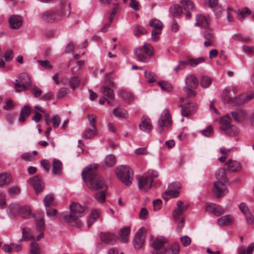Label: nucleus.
Listing matches in <instances>:
<instances>
[{"label":"nucleus","mask_w":254,"mask_h":254,"mask_svg":"<svg viewBox=\"0 0 254 254\" xmlns=\"http://www.w3.org/2000/svg\"><path fill=\"white\" fill-rule=\"evenodd\" d=\"M98 166L96 163L90 164L85 168L81 173L82 178L88 188L93 191L102 189L105 186L103 178L96 173V169Z\"/></svg>","instance_id":"1"},{"label":"nucleus","mask_w":254,"mask_h":254,"mask_svg":"<svg viewBox=\"0 0 254 254\" xmlns=\"http://www.w3.org/2000/svg\"><path fill=\"white\" fill-rule=\"evenodd\" d=\"M69 208L71 211L70 214L64 215V220L71 226H79L81 223L78 220V219L84 216L88 212L87 208L78 203H72Z\"/></svg>","instance_id":"2"},{"label":"nucleus","mask_w":254,"mask_h":254,"mask_svg":"<svg viewBox=\"0 0 254 254\" xmlns=\"http://www.w3.org/2000/svg\"><path fill=\"white\" fill-rule=\"evenodd\" d=\"M118 178L126 186H130L133 180V170L127 165H120L115 170Z\"/></svg>","instance_id":"3"},{"label":"nucleus","mask_w":254,"mask_h":254,"mask_svg":"<svg viewBox=\"0 0 254 254\" xmlns=\"http://www.w3.org/2000/svg\"><path fill=\"white\" fill-rule=\"evenodd\" d=\"M66 11L68 12L67 16H68L71 12L70 4L68 1H64L62 3L60 11H44L42 13L41 17L45 21H50L55 20L65 15Z\"/></svg>","instance_id":"4"},{"label":"nucleus","mask_w":254,"mask_h":254,"mask_svg":"<svg viewBox=\"0 0 254 254\" xmlns=\"http://www.w3.org/2000/svg\"><path fill=\"white\" fill-rule=\"evenodd\" d=\"M158 176V173L154 170H149L138 178V186L140 190L147 191L152 185L153 179Z\"/></svg>","instance_id":"5"},{"label":"nucleus","mask_w":254,"mask_h":254,"mask_svg":"<svg viewBox=\"0 0 254 254\" xmlns=\"http://www.w3.org/2000/svg\"><path fill=\"white\" fill-rule=\"evenodd\" d=\"M153 54V47L148 43H144L142 46L136 49L134 51L137 60L142 63H146Z\"/></svg>","instance_id":"6"},{"label":"nucleus","mask_w":254,"mask_h":254,"mask_svg":"<svg viewBox=\"0 0 254 254\" xmlns=\"http://www.w3.org/2000/svg\"><path fill=\"white\" fill-rule=\"evenodd\" d=\"M231 119L228 116L221 117L219 120L220 129L229 136H234L238 133L237 127L231 124Z\"/></svg>","instance_id":"7"},{"label":"nucleus","mask_w":254,"mask_h":254,"mask_svg":"<svg viewBox=\"0 0 254 254\" xmlns=\"http://www.w3.org/2000/svg\"><path fill=\"white\" fill-rule=\"evenodd\" d=\"M31 84V80L29 75L26 73H22L18 75V79L14 82V89L17 92L26 90Z\"/></svg>","instance_id":"8"},{"label":"nucleus","mask_w":254,"mask_h":254,"mask_svg":"<svg viewBox=\"0 0 254 254\" xmlns=\"http://www.w3.org/2000/svg\"><path fill=\"white\" fill-rule=\"evenodd\" d=\"M177 208L173 212V216L176 221L179 222L178 228L181 230L184 226V219L182 217V215L184 212L188 208V204L184 205L183 201L178 200L177 202Z\"/></svg>","instance_id":"9"},{"label":"nucleus","mask_w":254,"mask_h":254,"mask_svg":"<svg viewBox=\"0 0 254 254\" xmlns=\"http://www.w3.org/2000/svg\"><path fill=\"white\" fill-rule=\"evenodd\" d=\"M168 243L167 238L159 236L155 238L151 244L153 249L152 254H166L165 244Z\"/></svg>","instance_id":"10"},{"label":"nucleus","mask_w":254,"mask_h":254,"mask_svg":"<svg viewBox=\"0 0 254 254\" xmlns=\"http://www.w3.org/2000/svg\"><path fill=\"white\" fill-rule=\"evenodd\" d=\"M149 25L153 28L151 32V39L153 41H157L159 39V35L162 32L163 24L158 19H153L149 21Z\"/></svg>","instance_id":"11"},{"label":"nucleus","mask_w":254,"mask_h":254,"mask_svg":"<svg viewBox=\"0 0 254 254\" xmlns=\"http://www.w3.org/2000/svg\"><path fill=\"white\" fill-rule=\"evenodd\" d=\"M158 129L160 133L164 131V127H168L172 125V120L168 110H164L162 113L158 123Z\"/></svg>","instance_id":"12"},{"label":"nucleus","mask_w":254,"mask_h":254,"mask_svg":"<svg viewBox=\"0 0 254 254\" xmlns=\"http://www.w3.org/2000/svg\"><path fill=\"white\" fill-rule=\"evenodd\" d=\"M213 192L217 198H221L228 192V189L223 182L218 180L214 183Z\"/></svg>","instance_id":"13"},{"label":"nucleus","mask_w":254,"mask_h":254,"mask_svg":"<svg viewBox=\"0 0 254 254\" xmlns=\"http://www.w3.org/2000/svg\"><path fill=\"white\" fill-rule=\"evenodd\" d=\"M28 182L33 187L36 193L37 194L43 191L44 189V183L39 176H35L30 178L28 180Z\"/></svg>","instance_id":"14"},{"label":"nucleus","mask_w":254,"mask_h":254,"mask_svg":"<svg viewBox=\"0 0 254 254\" xmlns=\"http://www.w3.org/2000/svg\"><path fill=\"white\" fill-rule=\"evenodd\" d=\"M222 163H224L226 168L229 171L236 172L240 170L241 165L236 160H219Z\"/></svg>","instance_id":"15"},{"label":"nucleus","mask_w":254,"mask_h":254,"mask_svg":"<svg viewBox=\"0 0 254 254\" xmlns=\"http://www.w3.org/2000/svg\"><path fill=\"white\" fill-rule=\"evenodd\" d=\"M100 90L101 92L103 93L105 99L107 101L108 104L110 106H114V102L110 100L114 99V93L113 89L111 87L102 86Z\"/></svg>","instance_id":"16"},{"label":"nucleus","mask_w":254,"mask_h":254,"mask_svg":"<svg viewBox=\"0 0 254 254\" xmlns=\"http://www.w3.org/2000/svg\"><path fill=\"white\" fill-rule=\"evenodd\" d=\"M140 130L149 133L153 128L150 119L146 116L143 115L141 118V123L139 125Z\"/></svg>","instance_id":"17"},{"label":"nucleus","mask_w":254,"mask_h":254,"mask_svg":"<svg viewBox=\"0 0 254 254\" xmlns=\"http://www.w3.org/2000/svg\"><path fill=\"white\" fill-rule=\"evenodd\" d=\"M13 207L14 209L18 210L19 214L24 218L29 219L35 216L34 214L31 213V210L28 206H19L15 204Z\"/></svg>","instance_id":"18"},{"label":"nucleus","mask_w":254,"mask_h":254,"mask_svg":"<svg viewBox=\"0 0 254 254\" xmlns=\"http://www.w3.org/2000/svg\"><path fill=\"white\" fill-rule=\"evenodd\" d=\"M205 209L207 211L212 213L217 216L221 215L225 211L221 206L210 203L206 204Z\"/></svg>","instance_id":"19"},{"label":"nucleus","mask_w":254,"mask_h":254,"mask_svg":"<svg viewBox=\"0 0 254 254\" xmlns=\"http://www.w3.org/2000/svg\"><path fill=\"white\" fill-rule=\"evenodd\" d=\"M182 115L183 117H187L193 114L196 109V105L191 103H188L181 106Z\"/></svg>","instance_id":"20"},{"label":"nucleus","mask_w":254,"mask_h":254,"mask_svg":"<svg viewBox=\"0 0 254 254\" xmlns=\"http://www.w3.org/2000/svg\"><path fill=\"white\" fill-rule=\"evenodd\" d=\"M8 22L11 28L17 29L22 26L23 20L21 16L13 15L9 17Z\"/></svg>","instance_id":"21"},{"label":"nucleus","mask_w":254,"mask_h":254,"mask_svg":"<svg viewBox=\"0 0 254 254\" xmlns=\"http://www.w3.org/2000/svg\"><path fill=\"white\" fill-rule=\"evenodd\" d=\"M100 238L104 242L114 244L116 242L117 237L113 233L102 232L100 234Z\"/></svg>","instance_id":"22"},{"label":"nucleus","mask_w":254,"mask_h":254,"mask_svg":"<svg viewBox=\"0 0 254 254\" xmlns=\"http://www.w3.org/2000/svg\"><path fill=\"white\" fill-rule=\"evenodd\" d=\"M186 87L189 88H196L198 85V81L196 76L193 74H190L188 75L186 78Z\"/></svg>","instance_id":"23"},{"label":"nucleus","mask_w":254,"mask_h":254,"mask_svg":"<svg viewBox=\"0 0 254 254\" xmlns=\"http://www.w3.org/2000/svg\"><path fill=\"white\" fill-rule=\"evenodd\" d=\"M97 128L92 127H87L82 133V137L86 139H91L93 138L98 134Z\"/></svg>","instance_id":"24"},{"label":"nucleus","mask_w":254,"mask_h":254,"mask_svg":"<svg viewBox=\"0 0 254 254\" xmlns=\"http://www.w3.org/2000/svg\"><path fill=\"white\" fill-rule=\"evenodd\" d=\"M143 243L144 237L142 234V228H140L135 236L133 245L135 249H139L141 248Z\"/></svg>","instance_id":"25"},{"label":"nucleus","mask_w":254,"mask_h":254,"mask_svg":"<svg viewBox=\"0 0 254 254\" xmlns=\"http://www.w3.org/2000/svg\"><path fill=\"white\" fill-rule=\"evenodd\" d=\"M22 239L20 240V242H21L22 240L25 241L35 240V236L32 234L31 229L29 227L23 228L22 229Z\"/></svg>","instance_id":"26"},{"label":"nucleus","mask_w":254,"mask_h":254,"mask_svg":"<svg viewBox=\"0 0 254 254\" xmlns=\"http://www.w3.org/2000/svg\"><path fill=\"white\" fill-rule=\"evenodd\" d=\"M195 26H199L203 28H208L209 21L207 18L201 14L197 15L195 17Z\"/></svg>","instance_id":"27"},{"label":"nucleus","mask_w":254,"mask_h":254,"mask_svg":"<svg viewBox=\"0 0 254 254\" xmlns=\"http://www.w3.org/2000/svg\"><path fill=\"white\" fill-rule=\"evenodd\" d=\"M31 112V108L28 106H24L22 108L19 117L18 121L20 123L24 122L29 116Z\"/></svg>","instance_id":"28"},{"label":"nucleus","mask_w":254,"mask_h":254,"mask_svg":"<svg viewBox=\"0 0 254 254\" xmlns=\"http://www.w3.org/2000/svg\"><path fill=\"white\" fill-rule=\"evenodd\" d=\"M11 181L12 177L10 174L6 172L0 173V187L9 185Z\"/></svg>","instance_id":"29"},{"label":"nucleus","mask_w":254,"mask_h":254,"mask_svg":"<svg viewBox=\"0 0 254 254\" xmlns=\"http://www.w3.org/2000/svg\"><path fill=\"white\" fill-rule=\"evenodd\" d=\"M227 102L234 106L243 105V104H245L244 96L240 95L233 98L230 97L227 99Z\"/></svg>","instance_id":"30"},{"label":"nucleus","mask_w":254,"mask_h":254,"mask_svg":"<svg viewBox=\"0 0 254 254\" xmlns=\"http://www.w3.org/2000/svg\"><path fill=\"white\" fill-rule=\"evenodd\" d=\"M234 219L231 215H226L222 216L217 220V223L219 226L229 225L234 222Z\"/></svg>","instance_id":"31"},{"label":"nucleus","mask_w":254,"mask_h":254,"mask_svg":"<svg viewBox=\"0 0 254 254\" xmlns=\"http://www.w3.org/2000/svg\"><path fill=\"white\" fill-rule=\"evenodd\" d=\"M231 11L235 12L237 15L238 19L240 20H242L246 17L247 15H250L252 13L251 11L248 7H245L241 10L231 9Z\"/></svg>","instance_id":"32"},{"label":"nucleus","mask_w":254,"mask_h":254,"mask_svg":"<svg viewBox=\"0 0 254 254\" xmlns=\"http://www.w3.org/2000/svg\"><path fill=\"white\" fill-rule=\"evenodd\" d=\"M52 171L55 175H59L62 173V164L59 160H54Z\"/></svg>","instance_id":"33"},{"label":"nucleus","mask_w":254,"mask_h":254,"mask_svg":"<svg viewBox=\"0 0 254 254\" xmlns=\"http://www.w3.org/2000/svg\"><path fill=\"white\" fill-rule=\"evenodd\" d=\"M179 191L177 190H168L162 194V197L165 200L170 198L177 197L179 195Z\"/></svg>","instance_id":"34"},{"label":"nucleus","mask_w":254,"mask_h":254,"mask_svg":"<svg viewBox=\"0 0 254 254\" xmlns=\"http://www.w3.org/2000/svg\"><path fill=\"white\" fill-rule=\"evenodd\" d=\"M118 9V4H116L115 6L112 9V12L110 13V16L109 17V23L106 24L101 29V31L103 32H105L107 31V29L110 26V23L113 21V18L117 13V11Z\"/></svg>","instance_id":"35"},{"label":"nucleus","mask_w":254,"mask_h":254,"mask_svg":"<svg viewBox=\"0 0 254 254\" xmlns=\"http://www.w3.org/2000/svg\"><path fill=\"white\" fill-rule=\"evenodd\" d=\"M113 113L117 117L127 119L128 117V114L127 111L123 108H117L114 109Z\"/></svg>","instance_id":"36"},{"label":"nucleus","mask_w":254,"mask_h":254,"mask_svg":"<svg viewBox=\"0 0 254 254\" xmlns=\"http://www.w3.org/2000/svg\"><path fill=\"white\" fill-rule=\"evenodd\" d=\"M118 96L125 101H129L132 99V96L129 92L125 90H120L118 92Z\"/></svg>","instance_id":"37"},{"label":"nucleus","mask_w":254,"mask_h":254,"mask_svg":"<svg viewBox=\"0 0 254 254\" xmlns=\"http://www.w3.org/2000/svg\"><path fill=\"white\" fill-rule=\"evenodd\" d=\"M130 233V228L128 227H125L121 229L120 231V236L122 242H126L127 241L128 237Z\"/></svg>","instance_id":"38"},{"label":"nucleus","mask_w":254,"mask_h":254,"mask_svg":"<svg viewBox=\"0 0 254 254\" xmlns=\"http://www.w3.org/2000/svg\"><path fill=\"white\" fill-rule=\"evenodd\" d=\"M170 11L173 16H176L183 12V8L179 4H174L170 7Z\"/></svg>","instance_id":"39"},{"label":"nucleus","mask_w":254,"mask_h":254,"mask_svg":"<svg viewBox=\"0 0 254 254\" xmlns=\"http://www.w3.org/2000/svg\"><path fill=\"white\" fill-rule=\"evenodd\" d=\"M205 59L203 57H199L196 59H189L188 60V63H189V65L192 67H195L197 66L198 64L202 63L204 62Z\"/></svg>","instance_id":"40"},{"label":"nucleus","mask_w":254,"mask_h":254,"mask_svg":"<svg viewBox=\"0 0 254 254\" xmlns=\"http://www.w3.org/2000/svg\"><path fill=\"white\" fill-rule=\"evenodd\" d=\"M166 254H178L180 252V246L178 244H174L171 247L166 248Z\"/></svg>","instance_id":"41"},{"label":"nucleus","mask_w":254,"mask_h":254,"mask_svg":"<svg viewBox=\"0 0 254 254\" xmlns=\"http://www.w3.org/2000/svg\"><path fill=\"white\" fill-rule=\"evenodd\" d=\"M211 78L207 76H203L201 79L200 84L203 88H208L211 84Z\"/></svg>","instance_id":"42"},{"label":"nucleus","mask_w":254,"mask_h":254,"mask_svg":"<svg viewBox=\"0 0 254 254\" xmlns=\"http://www.w3.org/2000/svg\"><path fill=\"white\" fill-rule=\"evenodd\" d=\"M98 213L96 210H93L88 219L87 224L88 226L90 227L98 217Z\"/></svg>","instance_id":"43"},{"label":"nucleus","mask_w":254,"mask_h":254,"mask_svg":"<svg viewBox=\"0 0 254 254\" xmlns=\"http://www.w3.org/2000/svg\"><path fill=\"white\" fill-rule=\"evenodd\" d=\"M231 114L234 120L237 122H240V118H243L246 115V112L244 110H239L238 112H232Z\"/></svg>","instance_id":"44"},{"label":"nucleus","mask_w":254,"mask_h":254,"mask_svg":"<svg viewBox=\"0 0 254 254\" xmlns=\"http://www.w3.org/2000/svg\"><path fill=\"white\" fill-rule=\"evenodd\" d=\"M181 3L183 8L187 11L191 10L193 8V3L189 0H182Z\"/></svg>","instance_id":"45"},{"label":"nucleus","mask_w":254,"mask_h":254,"mask_svg":"<svg viewBox=\"0 0 254 254\" xmlns=\"http://www.w3.org/2000/svg\"><path fill=\"white\" fill-rule=\"evenodd\" d=\"M80 80L77 76H73L70 78L69 80V86L70 87L74 90L79 84Z\"/></svg>","instance_id":"46"},{"label":"nucleus","mask_w":254,"mask_h":254,"mask_svg":"<svg viewBox=\"0 0 254 254\" xmlns=\"http://www.w3.org/2000/svg\"><path fill=\"white\" fill-rule=\"evenodd\" d=\"M215 177L217 179L225 181L227 179L226 173L224 168L219 169L218 171L215 173Z\"/></svg>","instance_id":"47"},{"label":"nucleus","mask_w":254,"mask_h":254,"mask_svg":"<svg viewBox=\"0 0 254 254\" xmlns=\"http://www.w3.org/2000/svg\"><path fill=\"white\" fill-rule=\"evenodd\" d=\"M95 199L100 203H103L106 200L105 191H101L95 194Z\"/></svg>","instance_id":"48"},{"label":"nucleus","mask_w":254,"mask_h":254,"mask_svg":"<svg viewBox=\"0 0 254 254\" xmlns=\"http://www.w3.org/2000/svg\"><path fill=\"white\" fill-rule=\"evenodd\" d=\"M147 32L146 29L142 26L136 25L135 26L134 33L136 36H139L141 35L145 34Z\"/></svg>","instance_id":"49"},{"label":"nucleus","mask_w":254,"mask_h":254,"mask_svg":"<svg viewBox=\"0 0 254 254\" xmlns=\"http://www.w3.org/2000/svg\"><path fill=\"white\" fill-rule=\"evenodd\" d=\"M144 75L149 83L154 82L156 80V76L152 72L145 71Z\"/></svg>","instance_id":"50"},{"label":"nucleus","mask_w":254,"mask_h":254,"mask_svg":"<svg viewBox=\"0 0 254 254\" xmlns=\"http://www.w3.org/2000/svg\"><path fill=\"white\" fill-rule=\"evenodd\" d=\"M54 199V197L53 194H48L45 196L44 199V203L46 208H48L53 203Z\"/></svg>","instance_id":"51"},{"label":"nucleus","mask_w":254,"mask_h":254,"mask_svg":"<svg viewBox=\"0 0 254 254\" xmlns=\"http://www.w3.org/2000/svg\"><path fill=\"white\" fill-rule=\"evenodd\" d=\"M191 88L184 87L183 90L187 93V98H193L196 95V92L191 89Z\"/></svg>","instance_id":"52"},{"label":"nucleus","mask_w":254,"mask_h":254,"mask_svg":"<svg viewBox=\"0 0 254 254\" xmlns=\"http://www.w3.org/2000/svg\"><path fill=\"white\" fill-rule=\"evenodd\" d=\"M40 248L38 245L35 242H33L31 244L30 254H40Z\"/></svg>","instance_id":"53"},{"label":"nucleus","mask_w":254,"mask_h":254,"mask_svg":"<svg viewBox=\"0 0 254 254\" xmlns=\"http://www.w3.org/2000/svg\"><path fill=\"white\" fill-rule=\"evenodd\" d=\"M83 61H79L77 62L75 66L71 68V71L72 74H76L78 73L81 66L84 64Z\"/></svg>","instance_id":"54"},{"label":"nucleus","mask_w":254,"mask_h":254,"mask_svg":"<svg viewBox=\"0 0 254 254\" xmlns=\"http://www.w3.org/2000/svg\"><path fill=\"white\" fill-rule=\"evenodd\" d=\"M232 150L231 149H226L224 147H221L219 149V152L222 154V156L218 159H226L228 157V154Z\"/></svg>","instance_id":"55"},{"label":"nucleus","mask_w":254,"mask_h":254,"mask_svg":"<svg viewBox=\"0 0 254 254\" xmlns=\"http://www.w3.org/2000/svg\"><path fill=\"white\" fill-rule=\"evenodd\" d=\"M96 120L97 117L95 115L91 114L88 116V121L91 126L90 127L97 128Z\"/></svg>","instance_id":"56"},{"label":"nucleus","mask_w":254,"mask_h":254,"mask_svg":"<svg viewBox=\"0 0 254 254\" xmlns=\"http://www.w3.org/2000/svg\"><path fill=\"white\" fill-rule=\"evenodd\" d=\"M158 85L160 86L161 88L164 91H169L172 89L171 85L167 82L161 81L158 82Z\"/></svg>","instance_id":"57"},{"label":"nucleus","mask_w":254,"mask_h":254,"mask_svg":"<svg viewBox=\"0 0 254 254\" xmlns=\"http://www.w3.org/2000/svg\"><path fill=\"white\" fill-rule=\"evenodd\" d=\"M36 228L40 231H44L45 229V221L43 218H41L39 220L37 221L36 223Z\"/></svg>","instance_id":"58"},{"label":"nucleus","mask_w":254,"mask_h":254,"mask_svg":"<svg viewBox=\"0 0 254 254\" xmlns=\"http://www.w3.org/2000/svg\"><path fill=\"white\" fill-rule=\"evenodd\" d=\"M204 32V37L206 40H213V33L212 30L206 28Z\"/></svg>","instance_id":"59"},{"label":"nucleus","mask_w":254,"mask_h":254,"mask_svg":"<svg viewBox=\"0 0 254 254\" xmlns=\"http://www.w3.org/2000/svg\"><path fill=\"white\" fill-rule=\"evenodd\" d=\"M239 207L241 211L244 214V215L251 212L248 206L246 203L244 202L241 203Z\"/></svg>","instance_id":"60"},{"label":"nucleus","mask_w":254,"mask_h":254,"mask_svg":"<svg viewBox=\"0 0 254 254\" xmlns=\"http://www.w3.org/2000/svg\"><path fill=\"white\" fill-rule=\"evenodd\" d=\"M162 201L160 199H157L153 201V205L154 211L159 210L162 207Z\"/></svg>","instance_id":"61"},{"label":"nucleus","mask_w":254,"mask_h":254,"mask_svg":"<svg viewBox=\"0 0 254 254\" xmlns=\"http://www.w3.org/2000/svg\"><path fill=\"white\" fill-rule=\"evenodd\" d=\"M38 63L42 67L50 69L53 67V65L51 64L50 62L48 60L45 61H38Z\"/></svg>","instance_id":"62"},{"label":"nucleus","mask_w":254,"mask_h":254,"mask_svg":"<svg viewBox=\"0 0 254 254\" xmlns=\"http://www.w3.org/2000/svg\"><path fill=\"white\" fill-rule=\"evenodd\" d=\"M180 240L184 247H187L191 243L190 238L187 236L182 237Z\"/></svg>","instance_id":"63"},{"label":"nucleus","mask_w":254,"mask_h":254,"mask_svg":"<svg viewBox=\"0 0 254 254\" xmlns=\"http://www.w3.org/2000/svg\"><path fill=\"white\" fill-rule=\"evenodd\" d=\"M13 57V53L11 50H7L5 51L4 58L6 62L10 61Z\"/></svg>","instance_id":"64"}]
</instances>
